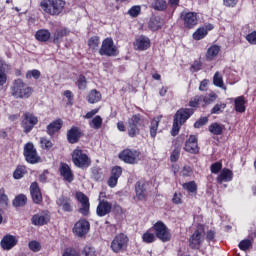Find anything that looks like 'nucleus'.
<instances>
[{
    "mask_svg": "<svg viewBox=\"0 0 256 256\" xmlns=\"http://www.w3.org/2000/svg\"><path fill=\"white\" fill-rule=\"evenodd\" d=\"M217 100V94L209 93L206 95H195L194 97L190 98L188 102L189 108H180L176 111L173 118L172 130L171 135L172 137H177L179 135V131H181V127L195 115V111L197 109H205L207 105H211V103H215Z\"/></svg>",
    "mask_w": 256,
    "mask_h": 256,
    "instance_id": "nucleus-1",
    "label": "nucleus"
},
{
    "mask_svg": "<svg viewBox=\"0 0 256 256\" xmlns=\"http://www.w3.org/2000/svg\"><path fill=\"white\" fill-rule=\"evenodd\" d=\"M65 5L67 2L65 0H41L40 7L46 15H51V17H59L65 11Z\"/></svg>",
    "mask_w": 256,
    "mask_h": 256,
    "instance_id": "nucleus-2",
    "label": "nucleus"
},
{
    "mask_svg": "<svg viewBox=\"0 0 256 256\" xmlns=\"http://www.w3.org/2000/svg\"><path fill=\"white\" fill-rule=\"evenodd\" d=\"M11 95L14 99H29L33 95V87L28 86L23 79L18 78L12 82L10 87Z\"/></svg>",
    "mask_w": 256,
    "mask_h": 256,
    "instance_id": "nucleus-3",
    "label": "nucleus"
},
{
    "mask_svg": "<svg viewBox=\"0 0 256 256\" xmlns=\"http://www.w3.org/2000/svg\"><path fill=\"white\" fill-rule=\"evenodd\" d=\"M150 231H152L156 238H158L162 243H169L173 237L171 230L167 227V224L161 220L154 223L150 228Z\"/></svg>",
    "mask_w": 256,
    "mask_h": 256,
    "instance_id": "nucleus-4",
    "label": "nucleus"
},
{
    "mask_svg": "<svg viewBox=\"0 0 256 256\" xmlns=\"http://www.w3.org/2000/svg\"><path fill=\"white\" fill-rule=\"evenodd\" d=\"M72 162L78 169H89L91 167V158L79 147L72 152Z\"/></svg>",
    "mask_w": 256,
    "mask_h": 256,
    "instance_id": "nucleus-5",
    "label": "nucleus"
},
{
    "mask_svg": "<svg viewBox=\"0 0 256 256\" xmlns=\"http://www.w3.org/2000/svg\"><path fill=\"white\" fill-rule=\"evenodd\" d=\"M143 127H145V118L141 114H134L128 120V136L135 138L141 133Z\"/></svg>",
    "mask_w": 256,
    "mask_h": 256,
    "instance_id": "nucleus-6",
    "label": "nucleus"
},
{
    "mask_svg": "<svg viewBox=\"0 0 256 256\" xmlns=\"http://www.w3.org/2000/svg\"><path fill=\"white\" fill-rule=\"evenodd\" d=\"M127 247H129V236L125 233L117 234L110 245L113 253H124V251H127Z\"/></svg>",
    "mask_w": 256,
    "mask_h": 256,
    "instance_id": "nucleus-7",
    "label": "nucleus"
},
{
    "mask_svg": "<svg viewBox=\"0 0 256 256\" xmlns=\"http://www.w3.org/2000/svg\"><path fill=\"white\" fill-rule=\"evenodd\" d=\"M99 55H105L106 57H117L119 55V49L116 47L113 38L107 37L102 41Z\"/></svg>",
    "mask_w": 256,
    "mask_h": 256,
    "instance_id": "nucleus-8",
    "label": "nucleus"
},
{
    "mask_svg": "<svg viewBox=\"0 0 256 256\" xmlns=\"http://www.w3.org/2000/svg\"><path fill=\"white\" fill-rule=\"evenodd\" d=\"M23 155L25 157V161L30 163V165H37V163H41V156L37 153V149L33 142H28L24 145Z\"/></svg>",
    "mask_w": 256,
    "mask_h": 256,
    "instance_id": "nucleus-9",
    "label": "nucleus"
},
{
    "mask_svg": "<svg viewBox=\"0 0 256 256\" xmlns=\"http://www.w3.org/2000/svg\"><path fill=\"white\" fill-rule=\"evenodd\" d=\"M141 157V151L135 149H124L119 154V159L128 165H135L139 163Z\"/></svg>",
    "mask_w": 256,
    "mask_h": 256,
    "instance_id": "nucleus-10",
    "label": "nucleus"
},
{
    "mask_svg": "<svg viewBox=\"0 0 256 256\" xmlns=\"http://www.w3.org/2000/svg\"><path fill=\"white\" fill-rule=\"evenodd\" d=\"M37 123H39V118L33 112H25L23 114L21 127L24 133H31Z\"/></svg>",
    "mask_w": 256,
    "mask_h": 256,
    "instance_id": "nucleus-11",
    "label": "nucleus"
},
{
    "mask_svg": "<svg viewBox=\"0 0 256 256\" xmlns=\"http://www.w3.org/2000/svg\"><path fill=\"white\" fill-rule=\"evenodd\" d=\"M180 19L183 21L185 29H195L199 23V18L196 12L182 11L180 13Z\"/></svg>",
    "mask_w": 256,
    "mask_h": 256,
    "instance_id": "nucleus-12",
    "label": "nucleus"
},
{
    "mask_svg": "<svg viewBox=\"0 0 256 256\" xmlns=\"http://www.w3.org/2000/svg\"><path fill=\"white\" fill-rule=\"evenodd\" d=\"M91 229V224L87 221V219L78 220L73 227V233L76 237H85L89 230Z\"/></svg>",
    "mask_w": 256,
    "mask_h": 256,
    "instance_id": "nucleus-13",
    "label": "nucleus"
},
{
    "mask_svg": "<svg viewBox=\"0 0 256 256\" xmlns=\"http://www.w3.org/2000/svg\"><path fill=\"white\" fill-rule=\"evenodd\" d=\"M85 133L79 126H72L66 133V138L70 145H75L78 141L81 140V137H84Z\"/></svg>",
    "mask_w": 256,
    "mask_h": 256,
    "instance_id": "nucleus-14",
    "label": "nucleus"
},
{
    "mask_svg": "<svg viewBox=\"0 0 256 256\" xmlns=\"http://www.w3.org/2000/svg\"><path fill=\"white\" fill-rule=\"evenodd\" d=\"M205 231L204 228L201 230L196 229L193 234L189 238V247L190 249H201V245H203V232Z\"/></svg>",
    "mask_w": 256,
    "mask_h": 256,
    "instance_id": "nucleus-15",
    "label": "nucleus"
},
{
    "mask_svg": "<svg viewBox=\"0 0 256 256\" xmlns=\"http://www.w3.org/2000/svg\"><path fill=\"white\" fill-rule=\"evenodd\" d=\"M184 151L191 153V155L199 154V139L196 135H190L185 142Z\"/></svg>",
    "mask_w": 256,
    "mask_h": 256,
    "instance_id": "nucleus-16",
    "label": "nucleus"
},
{
    "mask_svg": "<svg viewBox=\"0 0 256 256\" xmlns=\"http://www.w3.org/2000/svg\"><path fill=\"white\" fill-rule=\"evenodd\" d=\"M58 171L60 173V177L63 178V180L67 183H73V181H75V174L73 173V170L69 164L61 162Z\"/></svg>",
    "mask_w": 256,
    "mask_h": 256,
    "instance_id": "nucleus-17",
    "label": "nucleus"
},
{
    "mask_svg": "<svg viewBox=\"0 0 256 256\" xmlns=\"http://www.w3.org/2000/svg\"><path fill=\"white\" fill-rule=\"evenodd\" d=\"M76 199L79 203H81V207L79 208V213L84 217L89 215V209L91 208V204L89 203V197L85 195L83 192H76Z\"/></svg>",
    "mask_w": 256,
    "mask_h": 256,
    "instance_id": "nucleus-18",
    "label": "nucleus"
},
{
    "mask_svg": "<svg viewBox=\"0 0 256 256\" xmlns=\"http://www.w3.org/2000/svg\"><path fill=\"white\" fill-rule=\"evenodd\" d=\"M149 183L145 180H139L135 184V193H136V198L138 201H145L147 200V187Z\"/></svg>",
    "mask_w": 256,
    "mask_h": 256,
    "instance_id": "nucleus-19",
    "label": "nucleus"
},
{
    "mask_svg": "<svg viewBox=\"0 0 256 256\" xmlns=\"http://www.w3.org/2000/svg\"><path fill=\"white\" fill-rule=\"evenodd\" d=\"M51 221V216L49 212H41L38 214H34L31 218L32 225L37 227H43V225H47Z\"/></svg>",
    "mask_w": 256,
    "mask_h": 256,
    "instance_id": "nucleus-20",
    "label": "nucleus"
},
{
    "mask_svg": "<svg viewBox=\"0 0 256 256\" xmlns=\"http://www.w3.org/2000/svg\"><path fill=\"white\" fill-rule=\"evenodd\" d=\"M30 195L32 197L33 203H35L36 205H41V203H43V194H41V188H39V183H31Z\"/></svg>",
    "mask_w": 256,
    "mask_h": 256,
    "instance_id": "nucleus-21",
    "label": "nucleus"
},
{
    "mask_svg": "<svg viewBox=\"0 0 256 256\" xmlns=\"http://www.w3.org/2000/svg\"><path fill=\"white\" fill-rule=\"evenodd\" d=\"M112 209L113 204H111V202L107 200H100L96 208V214L98 215V217H105L106 215H109V213H111Z\"/></svg>",
    "mask_w": 256,
    "mask_h": 256,
    "instance_id": "nucleus-22",
    "label": "nucleus"
},
{
    "mask_svg": "<svg viewBox=\"0 0 256 256\" xmlns=\"http://www.w3.org/2000/svg\"><path fill=\"white\" fill-rule=\"evenodd\" d=\"M61 129H63V120L58 118L47 125L46 133L49 137H54L55 133H59Z\"/></svg>",
    "mask_w": 256,
    "mask_h": 256,
    "instance_id": "nucleus-23",
    "label": "nucleus"
},
{
    "mask_svg": "<svg viewBox=\"0 0 256 256\" xmlns=\"http://www.w3.org/2000/svg\"><path fill=\"white\" fill-rule=\"evenodd\" d=\"M58 207H61L65 213H72L73 211V200L67 196H60L56 201Z\"/></svg>",
    "mask_w": 256,
    "mask_h": 256,
    "instance_id": "nucleus-24",
    "label": "nucleus"
},
{
    "mask_svg": "<svg viewBox=\"0 0 256 256\" xmlns=\"http://www.w3.org/2000/svg\"><path fill=\"white\" fill-rule=\"evenodd\" d=\"M17 242L15 236L7 234L2 238L0 245L4 251H11V249L17 245Z\"/></svg>",
    "mask_w": 256,
    "mask_h": 256,
    "instance_id": "nucleus-25",
    "label": "nucleus"
},
{
    "mask_svg": "<svg viewBox=\"0 0 256 256\" xmlns=\"http://www.w3.org/2000/svg\"><path fill=\"white\" fill-rule=\"evenodd\" d=\"M70 33L71 31L67 28L57 29L52 36V43H54V45H60L61 41H63V37L69 36Z\"/></svg>",
    "mask_w": 256,
    "mask_h": 256,
    "instance_id": "nucleus-26",
    "label": "nucleus"
},
{
    "mask_svg": "<svg viewBox=\"0 0 256 256\" xmlns=\"http://www.w3.org/2000/svg\"><path fill=\"white\" fill-rule=\"evenodd\" d=\"M217 183L221 185V183H229V181H233V171L229 168H224L220 172V174L216 178Z\"/></svg>",
    "mask_w": 256,
    "mask_h": 256,
    "instance_id": "nucleus-27",
    "label": "nucleus"
},
{
    "mask_svg": "<svg viewBox=\"0 0 256 256\" xmlns=\"http://www.w3.org/2000/svg\"><path fill=\"white\" fill-rule=\"evenodd\" d=\"M135 47H137L138 51H147V49H149V47H151V40H149L148 37H140L138 39H136L135 42Z\"/></svg>",
    "mask_w": 256,
    "mask_h": 256,
    "instance_id": "nucleus-28",
    "label": "nucleus"
},
{
    "mask_svg": "<svg viewBox=\"0 0 256 256\" xmlns=\"http://www.w3.org/2000/svg\"><path fill=\"white\" fill-rule=\"evenodd\" d=\"M247 102L245 101V96H238L234 100V109L236 113H245L247 107L245 106Z\"/></svg>",
    "mask_w": 256,
    "mask_h": 256,
    "instance_id": "nucleus-29",
    "label": "nucleus"
},
{
    "mask_svg": "<svg viewBox=\"0 0 256 256\" xmlns=\"http://www.w3.org/2000/svg\"><path fill=\"white\" fill-rule=\"evenodd\" d=\"M35 39L40 43H47L51 39V32L48 29H39L35 34Z\"/></svg>",
    "mask_w": 256,
    "mask_h": 256,
    "instance_id": "nucleus-30",
    "label": "nucleus"
},
{
    "mask_svg": "<svg viewBox=\"0 0 256 256\" xmlns=\"http://www.w3.org/2000/svg\"><path fill=\"white\" fill-rule=\"evenodd\" d=\"M220 51L221 46L217 44L210 46L206 52V61H213L219 55Z\"/></svg>",
    "mask_w": 256,
    "mask_h": 256,
    "instance_id": "nucleus-31",
    "label": "nucleus"
},
{
    "mask_svg": "<svg viewBox=\"0 0 256 256\" xmlns=\"http://www.w3.org/2000/svg\"><path fill=\"white\" fill-rule=\"evenodd\" d=\"M101 98H102L101 92H99L97 89H92L88 93L86 100L91 105H95V103H99V101H101Z\"/></svg>",
    "mask_w": 256,
    "mask_h": 256,
    "instance_id": "nucleus-32",
    "label": "nucleus"
},
{
    "mask_svg": "<svg viewBox=\"0 0 256 256\" xmlns=\"http://www.w3.org/2000/svg\"><path fill=\"white\" fill-rule=\"evenodd\" d=\"M153 230L149 229L142 234V242L146 243V245H151V243H155L157 241V236H155V232H151Z\"/></svg>",
    "mask_w": 256,
    "mask_h": 256,
    "instance_id": "nucleus-33",
    "label": "nucleus"
},
{
    "mask_svg": "<svg viewBox=\"0 0 256 256\" xmlns=\"http://www.w3.org/2000/svg\"><path fill=\"white\" fill-rule=\"evenodd\" d=\"M159 123H161V117L153 118L150 125V137L155 139L157 137V131L159 129Z\"/></svg>",
    "mask_w": 256,
    "mask_h": 256,
    "instance_id": "nucleus-34",
    "label": "nucleus"
},
{
    "mask_svg": "<svg viewBox=\"0 0 256 256\" xmlns=\"http://www.w3.org/2000/svg\"><path fill=\"white\" fill-rule=\"evenodd\" d=\"M223 129H225V127L217 122L210 124L208 127V131L212 133V135H223Z\"/></svg>",
    "mask_w": 256,
    "mask_h": 256,
    "instance_id": "nucleus-35",
    "label": "nucleus"
},
{
    "mask_svg": "<svg viewBox=\"0 0 256 256\" xmlns=\"http://www.w3.org/2000/svg\"><path fill=\"white\" fill-rule=\"evenodd\" d=\"M14 207H25L27 205V196L25 194L17 195L12 201Z\"/></svg>",
    "mask_w": 256,
    "mask_h": 256,
    "instance_id": "nucleus-36",
    "label": "nucleus"
},
{
    "mask_svg": "<svg viewBox=\"0 0 256 256\" xmlns=\"http://www.w3.org/2000/svg\"><path fill=\"white\" fill-rule=\"evenodd\" d=\"M27 175V166L18 165L13 172L14 179H23Z\"/></svg>",
    "mask_w": 256,
    "mask_h": 256,
    "instance_id": "nucleus-37",
    "label": "nucleus"
},
{
    "mask_svg": "<svg viewBox=\"0 0 256 256\" xmlns=\"http://www.w3.org/2000/svg\"><path fill=\"white\" fill-rule=\"evenodd\" d=\"M167 1L166 0H154L152 3V9L154 11H167Z\"/></svg>",
    "mask_w": 256,
    "mask_h": 256,
    "instance_id": "nucleus-38",
    "label": "nucleus"
},
{
    "mask_svg": "<svg viewBox=\"0 0 256 256\" xmlns=\"http://www.w3.org/2000/svg\"><path fill=\"white\" fill-rule=\"evenodd\" d=\"M206 35H208V30L205 27H200L192 34V37L194 41H201V39H205Z\"/></svg>",
    "mask_w": 256,
    "mask_h": 256,
    "instance_id": "nucleus-39",
    "label": "nucleus"
},
{
    "mask_svg": "<svg viewBox=\"0 0 256 256\" xmlns=\"http://www.w3.org/2000/svg\"><path fill=\"white\" fill-rule=\"evenodd\" d=\"M89 126L91 129L99 130L103 127V118L99 115H96L92 120L89 122Z\"/></svg>",
    "mask_w": 256,
    "mask_h": 256,
    "instance_id": "nucleus-40",
    "label": "nucleus"
},
{
    "mask_svg": "<svg viewBox=\"0 0 256 256\" xmlns=\"http://www.w3.org/2000/svg\"><path fill=\"white\" fill-rule=\"evenodd\" d=\"M75 85L79 91H85L87 89V77L83 74L78 75Z\"/></svg>",
    "mask_w": 256,
    "mask_h": 256,
    "instance_id": "nucleus-41",
    "label": "nucleus"
},
{
    "mask_svg": "<svg viewBox=\"0 0 256 256\" xmlns=\"http://www.w3.org/2000/svg\"><path fill=\"white\" fill-rule=\"evenodd\" d=\"M100 38L99 36H92L88 39V47L92 51H97L99 49Z\"/></svg>",
    "mask_w": 256,
    "mask_h": 256,
    "instance_id": "nucleus-42",
    "label": "nucleus"
},
{
    "mask_svg": "<svg viewBox=\"0 0 256 256\" xmlns=\"http://www.w3.org/2000/svg\"><path fill=\"white\" fill-rule=\"evenodd\" d=\"M182 188L188 193H195L197 194V183L195 181H190L182 184Z\"/></svg>",
    "mask_w": 256,
    "mask_h": 256,
    "instance_id": "nucleus-43",
    "label": "nucleus"
},
{
    "mask_svg": "<svg viewBox=\"0 0 256 256\" xmlns=\"http://www.w3.org/2000/svg\"><path fill=\"white\" fill-rule=\"evenodd\" d=\"M40 147L41 149H45L46 151H51L53 149V142L47 139V137L40 138Z\"/></svg>",
    "mask_w": 256,
    "mask_h": 256,
    "instance_id": "nucleus-44",
    "label": "nucleus"
},
{
    "mask_svg": "<svg viewBox=\"0 0 256 256\" xmlns=\"http://www.w3.org/2000/svg\"><path fill=\"white\" fill-rule=\"evenodd\" d=\"M91 177L94 181H103V170L101 168H93Z\"/></svg>",
    "mask_w": 256,
    "mask_h": 256,
    "instance_id": "nucleus-45",
    "label": "nucleus"
},
{
    "mask_svg": "<svg viewBox=\"0 0 256 256\" xmlns=\"http://www.w3.org/2000/svg\"><path fill=\"white\" fill-rule=\"evenodd\" d=\"M213 84L215 85V87H220V88L225 87V83L223 82V76L221 75V73L216 72L214 74Z\"/></svg>",
    "mask_w": 256,
    "mask_h": 256,
    "instance_id": "nucleus-46",
    "label": "nucleus"
},
{
    "mask_svg": "<svg viewBox=\"0 0 256 256\" xmlns=\"http://www.w3.org/2000/svg\"><path fill=\"white\" fill-rule=\"evenodd\" d=\"M238 247L240 251H248V249L253 247V242H251L249 239H244L239 242Z\"/></svg>",
    "mask_w": 256,
    "mask_h": 256,
    "instance_id": "nucleus-47",
    "label": "nucleus"
},
{
    "mask_svg": "<svg viewBox=\"0 0 256 256\" xmlns=\"http://www.w3.org/2000/svg\"><path fill=\"white\" fill-rule=\"evenodd\" d=\"M149 29H151V31H159V29H161V21H159L158 18L150 19Z\"/></svg>",
    "mask_w": 256,
    "mask_h": 256,
    "instance_id": "nucleus-48",
    "label": "nucleus"
},
{
    "mask_svg": "<svg viewBox=\"0 0 256 256\" xmlns=\"http://www.w3.org/2000/svg\"><path fill=\"white\" fill-rule=\"evenodd\" d=\"M7 83V73H5V69L3 68V63L0 66V91L3 89L5 84Z\"/></svg>",
    "mask_w": 256,
    "mask_h": 256,
    "instance_id": "nucleus-49",
    "label": "nucleus"
},
{
    "mask_svg": "<svg viewBox=\"0 0 256 256\" xmlns=\"http://www.w3.org/2000/svg\"><path fill=\"white\" fill-rule=\"evenodd\" d=\"M28 248L30 251H33V253H39V251H41V243L37 240H32L28 243Z\"/></svg>",
    "mask_w": 256,
    "mask_h": 256,
    "instance_id": "nucleus-50",
    "label": "nucleus"
},
{
    "mask_svg": "<svg viewBox=\"0 0 256 256\" xmlns=\"http://www.w3.org/2000/svg\"><path fill=\"white\" fill-rule=\"evenodd\" d=\"M121 175H123V168H121V166H114L111 169V173H110L111 177H114L115 179L119 180V177H121Z\"/></svg>",
    "mask_w": 256,
    "mask_h": 256,
    "instance_id": "nucleus-51",
    "label": "nucleus"
},
{
    "mask_svg": "<svg viewBox=\"0 0 256 256\" xmlns=\"http://www.w3.org/2000/svg\"><path fill=\"white\" fill-rule=\"evenodd\" d=\"M41 77V71L37 69L29 70L26 72V79H39Z\"/></svg>",
    "mask_w": 256,
    "mask_h": 256,
    "instance_id": "nucleus-52",
    "label": "nucleus"
},
{
    "mask_svg": "<svg viewBox=\"0 0 256 256\" xmlns=\"http://www.w3.org/2000/svg\"><path fill=\"white\" fill-rule=\"evenodd\" d=\"M226 107H227V104H225V103L216 104L211 109V114L212 115H219V113H223V109H225Z\"/></svg>",
    "mask_w": 256,
    "mask_h": 256,
    "instance_id": "nucleus-53",
    "label": "nucleus"
},
{
    "mask_svg": "<svg viewBox=\"0 0 256 256\" xmlns=\"http://www.w3.org/2000/svg\"><path fill=\"white\" fill-rule=\"evenodd\" d=\"M0 205H9V196L5 193V188H0Z\"/></svg>",
    "mask_w": 256,
    "mask_h": 256,
    "instance_id": "nucleus-54",
    "label": "nucleus"
},
{
    "mask_svg": "<svg viewBox=\"0 0 256 256\" xmlns=\"http://www.w3.org/2000/svg\"><path fill=\"white\" fill-rule=\"evenodd\" d=\"M222 169H223V163L221 162H215L210 166V171L214 175H217V173H219V171H221Z\"/></svg>",
    "mask_w": 256,
    "mask_h": 256,
    "instance_id": "nucleus-55",
    "label": "nucleus"
},
{
    "mask_svg": "<svg viewBox=\"0 0 256 256\" xmlns=\"http://www.w3.org/2000/svg\"><path fill=\"white\" fill-rule=\"evenodd\" d=\"M207 123H209V118L201 117L194 123V128L201 129V127H203V125H207Z\"/></svg>",
    "mask_w": 256,
    "mask_h": 256,
    "instance_id": "nucleus-56",
    "label": "nucleus"
},
{
    "mask_svg": "<svg viewBox=\"0 0 256 256\" xmlns=\"http://www.w3.org/2000/svg\"><path fill=\"white\" fill-rule=\"evenodd\" d=\"M140 14L141 6H132L128 11V15H130V17H139Z\"/></svg>",
    "mask_w": 256,
    "mask_h": 256,
    "instance_id": "nucleus-57",
    "label": "nucleus"
},
{
    "mask_svg": "<svg viewBox=\"0 0 256 256\" xmlns=\"http://www.w3.org/2000/svg\"><path fill=\"white\" fill-rule=\"evenodd\" d=\"M180 156H181V150H179V148H175L170 155V161L172 163H177V161H179Z\"/></svg>",
    "mask_w": 256,
    "mask_h": 256,
    "instance_id": "nucleus-58",
    "label": "nucleus"
},
{
    "mask_svg": "<svg viewBox=\"0 0 256 256\" xmlns=\"http://www.w3.org/2000/svg\"><path fill=\"white\" fill-rule=\"evenodd\" d=\"M246 41L250 45H256V30L252 31L251 33L247 34L245 37Z\"/></svg>",
    "mask_w": 256,
    "mask_h": 256,
    "instance_id": "nucleus-59",
    "label": "nucleus"
},
{
    "mask_svg": "<svg viewBox=\"0 0 256 256\" xmlns=\"http://www.w3.org/2000/svg\"><path fill=\"white\" fill-rule=\"evenodd\" d=\"M201 67H203V62H201V60H195L190 69L197 73V71H201Z\"/></svg>",
    "mask_w": 256,
    "mask_h": 256,
    "instance_id": "nucleus-60",
    "label": "nucleus"
},
{
    "mask_svg": "<svg viewBox=\"0 0 256 256\" xmlns=\"http://www.w3.org/2000/svg\"><path fill=\"white\" fill-rule=\"evenodd\" d=\"M182 197L183 195L181 193L175 192L172 198V203H174V205H181V203H183Z\"/></svg>",
    "mask_w": 256,
    "mask_h": 256,
    "instance_id": "nucleus-61",
    "label": "nucleus"
},
{
    "mask_svg": "<svg viewBox=\"0 0 256 256\" xmlns=\"http://www.w3.org/2000/svg\"><path fill=\"white\" fill-rule=\"evenodd\" d=\"M99 113V108L92 109L84 115V119H93Z\"/></svg>",
    "mask_w": 256,
    "mask_h": 256,
    "instance_id": "nucleus-62",
    "label": "nucleus"
},
{
    "mask_svg": "<svg viewBox=\"0 0 256 256\" xmlns=\"http://www.w3.org/2000/svg\"><path fill=\"white\" fill-rule=\"evenodd\" d=\"M84 256H95V248L86 246L83 250Z\"/></svg>",
    "mask_w": 256,
    "mask_h": 256,
    "instance_id": "nucleus-63",
    "label": "nucleus"
},
{
    "mask_svg": "<svg viewBox=\"0 0 256 256\" xmlns=\"http://www.w3.org/2000/svg\"><path fill=\"white\" fill-rule=\"evenodd\" d=\"M237 3H239V0H223V5L225 7H237Z\"/></svg>",
    "mask_w": 256,
    "mask_h": 256,
    "instance_id": "nucleus-64",
    "label": "nucleus"
}]
</instances>
